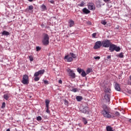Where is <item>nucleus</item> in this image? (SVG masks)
<instances>
[{
  "instance_id": "f257e3e1",
  "label": "nucleus",
  "mask_w": 131,
  "mask_h": 131,
  "mask_svg": "<svg viewBox=\"0 0 131 131\" xmlns=\"http://www.w3.org/2000/svg\"><path fill=\"white\" fill-rule=\"evenodd\" d=\"M103 111L101 113L104 117L106 118H114L115 116L110 114V108L108 107L106 104H104L102 106Z\"/></svg>"
},
{
  "instance_id": "f03ea898",
  "label": "nucleus",
  "mask_w": 131,
  "mask_h": 131,
  "mask_svg": "<svg viewBox=\"0 0 131 131\" xmlns=\"http://www.w3.org/2000/svg\"><path fill=\"white\" fill-rule=\"evenodd\" d=\"M42 43L43 46H49V44L50 43V37L48 34H43Z\"/></svg>"
},
{
  "instance_id": "7ed1b4c3",
  "label": "nucleus",
  "mask_w": 131,
  "mask_h": 131,
  "mask_svg": "<svg viewBox=\"0 0 131 131\" xmlns=\"http://www.w3.org/2000/svg\"><path fill=\"white\" fill-rule=\"evenodd\" d=\"M108 48L109 51L111 52H114V51H116V52H119L120 51V47H117L116 45L112 44L111 43Z\"/></svg>"
},
{
  "instance_id": "20e7f679",
  "label": "nucleus",
  "mask_w": 131,
  "mask_h": 131,
  "mask_svg": "<svg viewBox=\"0 0 131 131\" xmlns=\"http://www.w3.org/2000/svg\"><path fill=\"white\" fill-rule=\"evenodd\" d=\"M101 43L103 48H109L111 45V42L110 40L106 39L102 41Z\"/></svg>"
},
{
  "instance_id": "39448f33",
  "label": "nucleus",
  "mask_w": 131,
  "mask_h": 131,
  "mask_svg": "<svg viewBox=\"0 0 131 131\" xmlns=\"http://www.w3.org/2000/svg\"><path fill=\"white\" fill-rule=\"evenodd\" d=\"M21 82L23 84H29V77H28V75H24L23 76Z\"/></svg>"
},
{
  "instance_id": "423d86ee",
  "label": "nucleus",
  "mask_w": 131,
  "mask_h": 131,
  "mask_svg": "<svg viewBox=\"0 0 131 131\" xmlns=\"http://www.w3.org/2000/svg\"><path fill=\"white\" fill-rule=\"evenodd\" d=\"M67 72H68L69 75V76H70L71 78L73 79L76 77V76L75 75V73L74 72V71H73V70L71 69H68Z\"/></svg>"
},
{
  "instance_id": "0eeeda50",
  "label": "nucleus",
  "mask_w": 131,
  "mask_h": 131,
  "mask_svg": "<svg viewBox=\"0 0 131 131\" xmlns=\"http://www.w3.org/2000/svg\"><path fill=\"white\" fill-rule=\"evenodd\" d=\"M101 47H102V41H97L95 43V45L94 46V50H97L98 49H100Z\"/></svg>"
},
{
  "instance_id": "6e6552de",
  "label": "nucleus",
  "mask_w": 131,
  "mask_h": 131,
  "mask_svg": "<svg viewBox=\"0 0 131 131\" xmlns=\"http://www.w3.org/2000/svg\"><path fill=\"white\" fill-rule=\"evenodd\" d=\"M80 110L82 113H84V114H89V112L90 111L89 107L84 106L83 107H81Z\"/></svg>"
},
{
  "instance_id": "1a4fd4ad",
  "label": "nucleus",
  "mask_w": 131,
  "mask_h": 131,
  "mask_svg": "<svg viewBox=\"0 0 131 131\" xmlns=\"http://www.w3.org/2000/svg\"><path fill=\"white\" fill-rule=\"evenodd\" d=\"M88 7L89 10H91V11H95L96 10V6L94 3H89Z\"/></svg>"
},
{
  "instance_id": "9d476101",
  "label": "nucleus",
  "mask_w": 131,
  "mask_h": 131,
  "mask_svg": "<svg viewBox=\"0 0 131 131\" xmlns=\"http://www.w3.org/2000/svg\"><path fill=\"white\" fill-rule=\"evenodd\" d=\"M45 73V70H41L35 73L34 76H38L39 75H42Z\"/></svg>"
},
{
  "instance_id": "9b49d317",
  "label": "nucleus",
  "mask_w": 131,
  "mask_h": 131,
  "mask_svg": "<svg viewBox=\"0 0 131 131\" xmlns=\"http://www.w3.org/2000/svg\"><path fill=\"white\" fill-rule=\"evenodd\" d=\"M105 100H106L108 103L110 102V93H105L104 96Z\"/></svg>"
},
{
  "instance_id": "f8f14e48",
  "label": "nucleus",
  "mask_w": 131,
  "mask_h": 131,
  "mask_svg": "<svg viewBox=\"0 0 131 131\" xmlns=\"http://www.w3.org/2000/svg\"><path fill=\"white\" fill-rule=\"evenodd\" d=\"M64 59L67 60V62H72L73 60V58H72V57L69 56V55H66L64 57Z\"/></svg>"
},
{
  "instance_id": "ddd939ff",
  "label": "nucleus",
  "mask_w": 131,
  "mask_h": 131,
  "mask_svg": "<svg viewBox=\"0 0 131 131\" xmlns=\"http://www.w3.org/2000/svg\"><path fill=\"white\" fill-rule=\"evenodd\" d=\"M115 89L116 91H118V92H120V86L119 85V84L116 83L115 84Z\"/></svg>"
},
{
  "instance_id": "4468645a",
  "label": "nucleus",
  "mask_w": 131,
  "mask_h": 131,
  "mask_svg": "<svg viewBox=\"0 0 131 131\" xmlns=\"http://www.w3.org/2000/svg\"><path fill=\"white\" fill-rule=\"evenodd\" d=\"M74 21H73V20L72 19H70L69 21V27H73V26H74Z\"/></svg>"
},
{
  "instance_id": "2eb2a0df",
  "label": "nucleus",
  "mask_w": 131,
  "mask_h": 131,
  "mask_svg": "<svg viewBox=\"0 0 131 131\" xmlns=\"http://www.w3.org/2000/svg\"><path fill=\"white\" fill-rule=\"evenodd\" d=\"M104 93H106V94H110L111 93V89L108 87H105Z\"/></svg>"
},
{
  "instance_id": "dca6fc26",
  "label": "nucleus",
  "mask_w": 131,
  "mask_h": 131,
  "mask_svg": "<svg viewBox=\"0 0 131 131\" xmlns=\"http://www.w3.org/2000/svg\"><path fill=\"white\" fill-rule=\"evenodd\" d=\"M82 11L84 14H90V13H91V11L89 10V9H86V8H83Z\"/></svg>"
},
{
  "instance_id": "f3484780",
  "label": "nucleus",
  "mask_w": 131,
  "mask_h": 131,
  "mask_svg": "<svg viewBox=\"0 0 131 131\" xmlns=\"http://www.w3.org/2000/svg\"><path fill=\"white\" fill-rule=\"evenodd\" d=\"M76 99L78 102H81V101L82 100V96H77L76 97Z\"/></svg>"
},
{
  "instance_id": "a211bd4d",
  "label": "nucleus",
  "mask_w": 131,
  "mask_h": 131,
  "mask_svg": "<svg viewBox=\"0 0 131 131\" xmlns=\"http://www.w3.org/2000/svg\"><path fill=\"white\" fill-rule=\"evenodd\" d=\"M2 35H5L8 36V35H10V33L6 31H4L2 33Z\"/></svg>"
},
{
  "instance_id": "6ab92c4d",
  "label": "nucleus",
  "mask_w": 131,
  "mask_h": 131,
  "mask_svg": "<svg viewBox=\"0 0 131 131\" xmlns=\"http://www.w3.org/2000/svg\"><path fill=\"white\" fill-rule=\"evenodd\" d=\"M45 103H46V107H48L49 105H50V100H49L48 99H46L45 100Z\"/></svg>"
},
{
  "instance_id": "aec40b11",
  "label": "nucleus",
  "mask_w": 131,
  "mask_h": 131,
  "mask_svg": "<svg viewBox=\"0 0 131 131\" xmlns=\"http://www.w3.org/2000/svg\"><path fill=\"white\" fill-rule=\"evenodd\" d=\"M82 119L84 124H86L88 123V120H86L85 118L82 117Z\"/></svg>"
},
{
  "instance_id": "412c9836",
  "label": "nucleus",
  "mask_w": 131,
  "mask_h": 131,
  "mask_svg": "<svg viewBox=\"0 0 131 131\" xmlns=\"http://www.w3.org/2000/svg\"><path fill=\"white\" fill-rule=\"evenodd\" d=\"M41 9H42V11H46L47 10V7L45 5H42L41 6Z\"/></svg>"
},
{
  "instance_id": "4be33fe9",
  "label": "nucleus",
  "mask_w": 131,
  "mask_h": 131,
  "mask_svg": "<svg viewBox=\"0 0 131 131\" xmlns=\"http://www.w3.org/2000/svg\"><path fill=\"white\" fill-rule=\"evenodd\" d=\"M81 75H82V77H84L85 76H86V73H85V71H84V70L82 71V72L81 73Z\"/></svg>"
},
{
  "instance_id": "5701e85b",
  "label": "nucleus",
  "mask_w": 131,
  "mask_h": 131,
  "mask_svg": "<svg viewBox=\"0 0 131 131\" xmlns=\"http://www.w3.org/2000/svg\"><path fill=\"white\" fill-rule=\"evenodd\" d=\"M70 55L74 59H75V58H76V55L74 53H70Z\"/></svg>"
},
{
  "instance_id": "b1692460",
  "label": "nucleus",
  "mask_w": 131,
  "mask_h": 131,
  "mask_svg": "<svg viewBox=\"0 0 131 131\" xmlns=\"http://www.w3.org/2000/svg\"><path fill=\"white\" fill-rule=\"evenodd\" d=\"M4 99H5L6 100H9V95L8 94H5L4 95Z\"/></svg>"
},
{
  "instance_id": "393cba45",
  "label": "nucleus",
  "mask_w": 131,
  "mask_h": 131,
  "mask_svg": "<svg viewBox=\"0 0 131 131\" xmlns=\"http://www.w3.org/2000/svg\"><path fill=\"white\" fill-rule=\"evenodd\" d=\"M85 4V3L84 2H82L80 4H78V7H84Z\"/></svg>"
},
{
  "instance_id": "a878e982",
  "label": "nucleus",
  "mask_w": 131,
  "mask_h": 131,
  "mask_svg": "<svg viewBox=\"0 0 131 131\" xmlns=\"http://www.w3.org/2000/svg\"><path fill=\"white\" fill-rule=\"evenodd\" d=\"M119 58H123L124 56L123 55V53L121 52L118 55Z\"/></svg>"
},
{
  "instance_id": "bb28decb",
  "label": "nucleus",
  "mask_w": 131,
  "mask_h": 131,
  "mask_svg": "<svg viewBox=\"0 0 131 131\" xmlns=\"http://www.w3.org/2000/svg\"><path fill=\"white\" fill-rule=\"evenodd\" d=\"M77 71L80 74V73H82V71H83V70L81 69H80V68H78L77 69Z\"/></svg>"
},
{
  "instance_id": "cd10ccee",
  "label": "nucleus",
  "mask_w": 131,
  "mask_h": 131,
  "mask_svg": "<svg viewBox=\"0 0 131 131\" xmlns=\"http://www.w3.org/2000/svg\"><path fill=\"white\" fill-rule=\"evenodd\" d=\"M72 92H73V93H76V92H78V89H77V88H74L72 90Z\"/></svg>"
},
{
  "instance_id": "c85d7f7f",
  "label": "nucleus",
  "mask_w": 131,
  "mask_h": 131,
  "mask_svg": "<svg viewBox=\"0 0 131 131\" xmlns=\"http://www.w3.org/2000/svg\"><path fill=\"white\" fill-rule=\"evenodd\" d=\"M101 23L103 24V25H106V24H107V22L105 20H101Z\"/></svg>"
},
{
  "instance_id": "c756f323",
  "label": "nucleus",
  "mask_w": 131,
  "mask_h": 131,
  "mask_svg": "<svg viewBox=\"0 0 131 131\" xmlns=\"http://www.w3.org/2000/svg\"><path fill=\"white\" fill-rule=\"evenodd\" d=\"M36 49L37 52H39V51H40V50H41V48H40L39 46H37L36 47Z\"/></svg>"
},
{
  "instance_id": "7c9ffc66",
  "label": "nucleus",
  "mask_w": 131,
  "mask_h": 131,
  "mask_svg": "<svg viewBox=\"0 0 131 131\" xmlns=\"http://www.w3.org/2000/svg\"><path fill=\"white\" fill-rule=\"evenodd\" d=\"M28 9L29 11H32V10H33V6L32 5L29 6Z\"/></svg>"
},
{
  "instance_id": "2f4dec72",
  "label": "nucleus",
  "mask_w": 131,
  "mask_h": 131,
  "mask_svg": "<svg viewBox=\"0 0 131 131\" xmlns=\"http://www.w3.org/2000/svg\"><path fill=\"white\" fill-rule=\"evenodd\" d=\"M34 80L35 81H38V80H39V77H38V76H35V77L34 79Z\"/></svg>"
},
{
  "instance_id": "473e14b6",
  "label": "nucleus",
  "mask_w": 131,
  "mask_h": 131,
  "mask_svg": "<svg viewBox=\"0 0 131 131\" xmlns=\"http://www.w3.org/2000/svg\"><path fill=\"white\" fill-rule=\"evenodd\" d=\"M91 72H92V70H91V69H88L86 70V73H87V74H89V73H91Z\"/></svg>"
},
{
  "instance_id": "72a5a7b5",
  "label": "nucleus",
  "mask_w": 131,
  "mask_h": 131,
  "mask_svg": "<svg viewBox=\"0 0 131 131\" xmlns=\"http://www.w3.org/2000/svg\"><path fill=\"white\" fill-rule=\"evenodd\" d=\"M41 119H42V118H41V117H40V116H38L37 117V120L38 121H40L41 120Z\"/></svg>"
},
{
  "instance_id": "f704fd0d",
  "label": "nucleus",
  "mask_w": 131,
  "mask_h": 131,
  "mask_svg": "<svg viewBox=\"0 0 131 131\" xmlns=\"http://www.w3.org/2000/svg\"><path fill=\"white\" fill-rule=\"evenodd\" d=\"M97 35V33H94L92 34V37H93L94 38H96V36Z\"/></svg>"
},
{
  "instance_id": "c9c22d12",
  "label": "nucleus",
  "mask_w": 131,
  "mask_h": 131,
  "mask_svg": "<svg viewBox=\"0 0 131 131\" xmlns=\"http://www.w3.org/2000/svg\"><path fill=\"white\" fill-rule=\"evenodd\" d=\"M64 104L65 105H68V104H69V102H68V101H67V100L65 99L64 100Z\"/></svg>"
},
{
  "instance_id": "e433bc0d",
  "label": "nucleus",
  "mask_w": 131,
  "mask_h": 131,
  "mask_svg": "<svg viewBox=\"0 0 131 131\" xmlns=\"http://www.w3.org/2000/svg\"><path fill=\"white\" fill-rule=\"evenodd\" d=\"M46 108H47V109H46L47 113H48V114H50L51 113L50 112V110H49V106H48V107H46Z\"/></svg>"
},
{
  "instance_id": "4c0bfd02",
  "label": "nucleus",
  "mask_w": 131,
  "mask_h": 131,
  "mask_svg": "<svg viewBox=\"0 0 131 131\" xmlns=\"http://www.w3.org/2000/svg\"><path fill=\"white\" fill-rule=\"evenodd\" d=\"M115 115H116V116H120V114L119 113V112H116L115 113Z\"/></svg>"
},
{
  "instance_id": "58836bf2",
  "label": "nucleus",
  "mask_w": 131,
  "mask_h": 131,
  "mask_svg": "<svg viewBox=\"0 0 131 131\" xmlns=\"http://www.w3.org/2000/svg\"><path fill=\"white\" fill-rule=\"evenodd\" d=\"M30 61H33V57L32 56H29Z\"/></svg>"
},
{
  "instance_id": "ea45409f",
  "label": "nucleus",
  "mask_w": 131,
  "mask_h": 131,
  "mask_svg": "<svg viewBox=\"0 0 131 131\" xmlns=\"http://www.w3.org/2000/svg\"><path fill=\"white\" fill-rule=\"evenodd\" d=\"M48 2L49 3H51V4H54V3H55V1H54V0H48Z\"/></svg>"
},
{
  "instance_id": "a19ab883",
  "label": "nucleus",
  "mask_w": 131,
  "mask_h": 131,
  "mask_svg": "<svg viewBox=\"0 0 131 131\" xmlns=\"http://www.w3.org/2000/svg\"><path fill=\"white\" fill-rule=\"evenodd\" d=\"M94 58L95 59V60H99L100 58V56H95Z\"/></svg>"
},
{
  "instance_id": "79ce46f5",
  "label": "nucleus",
  "mask_w": 131,
  "mask_h": 131,
  "mask_svg": "<svg viewBox=\"0 0 131 131\" xmlns=\"http://www.w3.org/2000/svg\"><path fill=\"white\" fill-rule=\"evenodd\" d=\"M6 107V103L3 102L2 104V108H5Z\"/></svg>"
},
{
  "instance_id": "37998d69",
  "label": "nucleus",
  "mask_w": 131,
  "mask_h": 131,
  "mask_svg": "<svg viewBox=\"0 0 131 131\" xmlns=\"http://www.w3.org/2000/svg\"><path fill=\"white\" fill-rule=\"evenodd\" d=\"M44 83L45 84H49V82L48 81V80H44Z\"/></svg>"
},
{
  "instance_id": "c03bdc74",
  "label": "nucleus",
  "mask_w": 131,
  "mask_h": 131,
  "mask_svg": "<svg viewBox=\"0 0 131 131\" xmlns=\"http://www.w3.org/2000/svg\"><path fill=\"white\" fill-rule=\"evenodd\" d=\"M107 59L108 60L111 59V55H108V56L107 57Z\"/></svg>"
},
{
  "instance_id": "a18cd8bd",
  "label": "nucleus",
  "mask_w": 131,
  "mask_h": 131,
  "mask_svg": "<svg viewBox=\"0 0 131 131\" xmlns=\"http://www.w3.org/2000/svg\"><path fill=\"white\" fill-rule=\"evenodd\" d=\"M58 82H59V83H60V84H62V80H59Z\"/></svg>"
},
{
  "instance_id": "49530a36",
  "label": "nucleus",
  "mask_w": 131,
  "mask_h": 131,
  "mask_svg": "<svg viewBox=\"0 0 131 131\" xmlns=\"http://www.w3.org/2000/svg\"><path fill=\"white\" fill-rule=\"evenodd\" d=\"M105 3H107L108 2H110V0H103Z\"/></svg>"
},
{
  "instance_id": "de8ad7c7",
  "label": "nucleus",
  "mask_w": 131,
  "mask_h": 131,
  "mask_svg": "<svg viewBox=\"0 0 131 131\" xmlns=\"http://www.w3.org/2000/svg\"><path fill=\"white\" fill-rule=\"evenodd\" d=\"M127 93H128V94H131V91L128 90Z\"/></svg>"
},
{
  "instance_id": "09e8293b",
  "label": "nucleus",
  "mask_w": 131,
  "mask_h": 131,
  "mask_svg": "<svg viewBox=\"0 0 131 131\" xmlns=\"http://www.w3.org/2000/svg\"><path fill=\"white\" fill-rule=\"evenodd\" d=\"M120 77H121V75H120L119 76V79H120Z\"/></svg>"
},
{
  "instance_id": "8fccbe9b",
  "label": "nucleus",
  "mask_w": 131,
  "mask_h": 131,
  "mask_svg": "<svg viewBox=\"0 0 131 131\" xmlns=\"http://www.w3.org/2000/svg\"><path fill=\"white\" fill-rule=\"evenodd\" d=\"M129 79H130V85H131V76L129 77Z\"/></svg>"
},
{
  "instance_id": "3c124183",
  "label": "nucleus",
  "mask_w": 131,
  "mask_h": 131,
  "mask_svg": "<svg viewBox=\"0 0 131 131\" xmlns=\"http://www.w3.org/2000/svg\"><path fill=\"white\" fill-rule=\"evenodd\" d=\"M6 131H10V128L7 129Z\"/></svg>"
},
{
  "instance_id": "603ef678",
  "label": "nucleus",
  "mask_w": 131,
  "mask_h": 131,
  "mask_svg": "<svg viewBox=\"0 0 131 131\" xmlns=\"http://www.w3.org/2000/svg\"><path fill=\"white\" fill-rule=\"evenodd\" d=\"M29 1V2H33V0H28Z\"/></svg>"
},
{
  "instance_id": "864d4df0",
  "label": "nucleus",
  "mask_w": 131,
  "mask_h": 131,
  "mask_svg": "<svg viewBox=\"0 0 131 131\" xmlns=\"http://www.w3.org/2000/svg\"><path fill=\"white\" fill-rule=\"evenodd\" d=\"M129 122L131 123V119H129Z\"/></svg>"
}]
</instances>
